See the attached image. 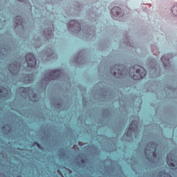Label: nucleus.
Returning <instances> with one entry per match:
<instances>
[{
  "mask_svg": "<svg viewBox=\"0 0 177 177\" xmlns=\"http://www.w3.org/2000/svg\"><path fill=\"white\" fill-rule=\"evenodd\" d=\"M4 91H5V88L0 87V96L1 97L5 96V93H3Z\"/></svg>",
  "mask_w": 177,
  "mask_h": 177,
  "instance_id": "9",
  "label": "nucleus"
},
{
  "mask_svg": "<svg viewBox=\"0 0 177 177\" xmlns=\"http://www.w3.org/2000/svg\"><path fill=\"white\" fill-rule=\"evenodd\" d=\"M165 60H167V62H169V58L167 59V58L165 57V56H164V57H162L161 58V62H162V63H163L164 66H165V63H167V62H165Z\"/></svg>",
  "mask_w": 177,
  "mask_h": 177,
  "instance_id": "8",
  "label": "nucleus"
},
{
  "mask_svg": "<svg viewBox=\"0 0 177 177\" xmlns=\"http://www.w3.org/2000/svg\"><path fill=\"white\" fill-rule=\"evenodd\" d=\"M121 8L119 7H113L111 10V15L115 17H121Z\"/></svg>",
  "mask_w": 177,
  "mask_h": 177,
  "instance_id": "3",
  "label": "nucleus"
},
{
  "mask_svg": "<svg viewBox=\"0 0 177 177\" xmlns=\"http://www.w3.org/2000/svg\"><path fill=\"white\" fill-rule=\"evenodd\" d=\"M172 13L174 15V16H176L177 17V5L174 6L172 8Z\"/></svg>",
  "mask_w": 177,
  "mask_h": 177,
  "instance_id": "7",
  "label": "nucleus"
},
{
  "mask_svg": "<svg viewBox=\"0 0 177 177\" xmlns=\"http://www.w3.org/2000/svg\"><path fill=\"white\" fill-rule=\"evenodd\" d=\"M59 70H55L52 71V74H53L54 75H56L57 74H59Z\"/></svg>",
  "mask_w": 177,
  "mask_h": 177,
  "instance_id": "11",
  "label": "nucleus"
},
{
  "mask_svg": "<svg viewBox=\"0 0 177 177\" xmlns=\"http://www.w3.org/2000/svg\"><path fill=\"white\" fill-rule=\"evenodd\" d=\"M133 124H135V121L131 122L130 127L129 128V130L127 131V136H129V133H132V132L134 131L133 127H132V125H133Z\"/></svg>",
  "mask_w": 177,
  "mask_h": 177,
  "instance_id": "6",
  "label": "nucleus"
},
{
  "mask_svg": "<svg viewBox=\"0 0 177 177\" xmlns=\"http://www.w3.org/2000/svg\"><path fill=\"white\" fill-rule=\"evenodd\" d=\"M113 75H117V72H113Z\"/></svg>",
  "mask_w": 177,
  "mask_h": 177,
  "instance_id": "13",
  "label": "nucleus"
},
{
  "mask_svg": "<svg viewBox=\"0 0 177 177\" xmlns=\"http://www.w3.org/2000/svg\"><path fill=\"white\" fill-rule=\"evenodd\" d=\"M151 151H153V153H154V151H156V148H153V149H151Z\"/></svg>",
  "mask_w": 177,
  "mask_h": 177,
  "instance_id": "12",
  "label": "nucleus"
},
{
  "mask_svg": "<svg viewBox=\"0 0 177 177\" xmlns=\"http://www.w3.org/2000/svg\"><path fill=\"white\" fill-rule=\"evenodd\" d=\"M16 20H19V21L16 22V24H19V23L23 22V19H21V17H20V16L17 17Z\"/></svg>",
  "mask_w": 177,
  "mask_h": 177,
  "instance_id": "10",
  "label": "nucleus"
},
{
  "mask_svg": "<svg viewBox=\"0 0 177 177\" xmlns=\"http://www.w3.org/2000/svg\"><path fill=\"white\" fill-rule=\"evenodd\" d=\"M135 71L136 70V74L132 73V72L129 73V75L133 80H143L145 77H146V75L147 74V72L146 71V69L143 68L142 66L134 65L132 68H130V71Z\"/></svg>",
  "mask_w": 177,
  "mask_h": 177,
  "instance_id": "1",
  "label": "nucleus"
},
{
  "mask_svg": "<svg viewBox=\"0 0 177 177\" xmlns=\"http://www.w3.org/2000/svg\"><path fill=\"white\" fill-rule=\"evenodd\" d=\"M172 155L168 154L167 156V165L169 167H175V165L174 164V160H172Z\"/></svg>",
  "mask_w": 177,
  "mask_h": 177,
  "instance_id": "5",
  "label": "nucleus"
},
{
  "mask_svg": "<svg viewBox=\"0 0 177 177\" xmlns=\"http://www.w3.org/2000/svg\"><path fill=\"white\" fill-rule=\"evenodd\" d=\"M136 128H138V125L136 124Z\"/></svg>",
  "mask_w": 177,
  "mask_h": 177,
  "instance_id": "14",
  "label": "nucleus"
},
{
  "mask_svg": "<svg viewBox=\"0 0 177 177\" xmlns=\"http://www.w3.org/2000/svg\"><path fill=\"white\" fill-rule=\"evenodd\" d=\"M26 63L28 64V67H30V68H34L35 66H37V59L32 53H28L26 56Z\"/></svg>",
  "mask_w": 177,
  "mask_h": 177,
  "instance_id": "2",
  "label": "nucleus"
},
{
  "mask_svg": "<svg viewBox=\"0 0 177 177\" xmlns=\"http://www.w3.org/2000/svg\"><path fill=\"white\" fill-rule=\"evenodd\" d=\"M146 153H147V151H145V154H146Z\"/></svg>",
  "mask_w": 177,
  "mask_h": 177,
  "instance_id": "15",
  "label": "nucleus"
},
{
  "mask_svg": "<svg viewBox=\"0 0 177 177\" xmlns=\"http://www.w3.org/2000/svg\"><path fill=\"white\" fill-rule=\"evenodd\" d=\"M76 27L77 28H81V24L75 20H72L70 21L68 28L70 30V28H75Z\"/></svg>",
  "mask_w": 177,
  "mask_h": 177,
  "instance_id": "4",
  "label": "nucleus"
}]
</instances>
